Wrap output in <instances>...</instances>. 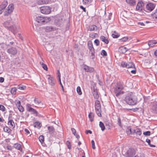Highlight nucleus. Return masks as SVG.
<instances>
[{
  "label": "nucleus",
  "mask_w": 157,
  "mask_h": 157,
  "mask_svg": "<svg viewBox=\"0 0 157 157\" xmlns=\"http://www.w3.org/2000/svg\"><path fill=\"white\" fill-rule=\"evenodd\" d=\"M125 101L129 105H134L137 103V99L133 93H131L127 94L125 98Z\"/></svg>",
  "instance_id": "obj_1"
},
{
  "label": "nucleus",
  "mask_w": 157,
  "mask_h": 157,
  "mask_svg": "<svg viewBox=\"0 0 157 157\" xmlns=\"http://www.w3.org/2000/svg\"><path fill=\"white\" fill-rule=\"evenodd\" d=\"M35 19L37 22L44 24L50 21L49 17L42 16H38L35 18Z\"/></svg>",
  "instance_id": "obj_2"
},
{
  "label": "nucleus",
  "mask_w": 157,
  "mask_h": 157,
  "mask_svg": "<svg viewBox=\"0 0 157 157\" xmlns=\"http://www.w3.org/2000/svg\"><path fill=\"white\" fill-rule=\"evenodd\" d=\"M96 112L99 117L101 116V109L100 102L98 100H96L95 103Z\"/></svg>",
  "instance_id": "obj_3"
},
{
  "label": "nucleus",
  "mask_w": 157,
  "mask_h": 157,
  "mask_svg": "<svg viewBox=\"0 0 157 157\" xmlns=\"http://www.w3.org/2000/svg\"><path fill=\"white\" fill-rule=\"evenodd\" d=\"M123 88V86L122 85H118L115 88L114 91L117 97H118L120 94H123V92L121 91Z\"/></svg>",
  "instance_id": "obj_4"
},
{
  "label": "nucleus",
  "mask_w": 157,
  "mask_h": 157,
  "mask_svg": "<svg viewBox=\"0 0 157 157\" xmlns=\"http://www.w3.org/2000/svg\"><path fill=\"white\" fill-rule=\"evenodd\" d=\"M40 9L41 12L44 14H48L51 11V8L47 6H42Z\"/></svg>",
  "instance_id": "obj_5"
},
{
  "label": "nucleus",
  "mask_w": 157,
  "mask_h": 157,
  "mask_svg": "<svg viewBox=\"0 0 157 157\" xmlns=\"http://www.w3.org/2000/svg\"><path fill=\"white\" fill-rule=\"evenodd\" d=\"M14 9V5L13 4H10L8 6L6 10L4 12V15L5 16L9 15L13 11Z\"/></svg>",
  "instance_id": "obj_6"
},
{
  "label": "nucleus",
  "mask_w": 157,
  "mask_h": 157,
  "mask_svg": "<svg viewBox=\"0 0 157 157\" xmlns=\"http://www.w3.org/2000/svg\"><path fill=\"white\" fill-rule=\"evenodd\" d=\"M46 78H47L48 83L50 85L52 86L55 85L56 81L52 76L50 75H47Z\"/></svg>",
  "instance_id": "obj_7"
},
{
  "label": "nucleus",
  "mask_w": 157,
  "mask_h": 157,
  "mask_svg": "<svg viewBox=\"0 0 157 157\" xmlns=\"http://www.w3.org/2000/svg\"><path fill=\"white\" fill-rule=\"evenodd\" d=\"M135 154V151L133 148H129L125 154V155L126 157H131L133 156Z\"/></svg>",
  "instance_id": "obj_8"
},
{
  "label": "nucleus",
  "mask_w": 157,
  "mask_h": 157,
  "mask_svg": "<svg viewBox=\"0 0 157 157\" xmlns=\"http://www.w3.org/2000/svg\"><path fill=\"white\" fill-rule=\"evenodd\" d=\"M7 52L11 55H15L17 53V49L14 47H11L7 50Z\"/></svg>",
  "instance_id": "obj_9"
},
{
  "label": "nucleus",
  "mask_w": 157,
  "mask_h": 157,
  "mask_svg": "<svg viewBox=\"0 0 157 157\" xmlns=\"http://www.w3.org/2000/svg\"><path fill=\"white\" fill-rule=\"evenodd\" d=\"M144 6V3L142 1L139 2L136 7V10L139 11H141Z\"/></svg>",
  "instance_id": "obj_10"
},
{
  "label": "nucleus",
  "mask_w": 157,
  "mask_h": 157,
  "mask_svg": "<svg viewBox=\"0 0 157 157\" xmlns=\"http://www.w3.org/2000/svg\"><path fill=\"white\" fill-rule=\"evenodd\" d=\"M13 25V22L12 21L11 18H9V19L5 21L4 23V25L6 28H7L8 29V28L10 26Z\"/></svg>",
  "instance_id": "obj_11"
},
{
  "label": "nucleus",
  "mask_w": 157,
  "mask_h": 157,
  "mask_svg": "<svg viewBox=\"0 0 157 157\" xmlns=\"http://www.w3.org/2000/svg\"><path fill=\"white\" fill-rule=\"evenodd\" d=\"M155 7V5L151 3L147 4L146 6V9L148 11H152L154 9Z\"/></svg>",
  "instance_id": "obj_12"
},
{
  "label": "nucleus",
  "mask_w": 157,
  "mask_h": 157,
  "mask_svg": "<svg viewBox=\"0 0 157 157\" xmlns=\"http://www.w3.org/2000/svg\"><path fill=\"white\" fill-rule=\"evenodd\" d=\"M12 26H10L8 28V29L12 32L14 34L16 33L17 32V28L14 25Z\"/></svg>",
  "instance_id": "obj_13"
},
{
  "label": "nucleus",
  "mask_w": 157,
  "mask_h": 157,
  "mask_svg": "<svg viewBox=\"0 0 157 157\" xmlns=\"http://www.w3.org/2000/svg\"><path fill=\"white\" fill-rule=\"evenodd\" d=\"M84 69L85 71L90 73L93 72L94 70V68L89 67L86 65H84Z\"/></svg>",
  "instance_id": "obj_14"
},
{
  "label": "nucleus",
  "mask_w": 157,
  "mask_h": 157,
  "mask_svg": "<svg viewBox=\"0 0 157 157\" xmlns=\"http://www.w3.org/2000/svg\"><path fill=\"white\" fill-rule=\"evenodd\" d=\"M92 92L94 98L96 99H98L99 97V96L97 90L95 89L94 88L92 90Z\"/></svg>",
  "instance_id": "obj_15"
},
{
  "label": "nucleus",
  "mask_w": 157,
  "mask_h": 157,
  "mask_svg": "<svg viewBox=\"0 0 157 157\" xmlns=\"http://www.w3.org/2000/svg\"><path fill=\"white\" fill-rule=\"evenodd\" d=\"M126 2L131 6H133L136 4L135 0H126Z\"/></svg>",
  "instance_id": "obj_16"
},
{
  "label": "nucleus",
  "mask_w": 157,
  "mask_h": 157,
  "mask_svg": "<svg viewBox=\"0 0 157 157\" xmlns=\"http://www.w3.org/2000/svg\"><path fill=\"white\" fill-rule=\"evenodd\" d=\"M8 5V2L7 1H3L2 4L0 6V9L3 11Z\"/></svg>",
  "instance_id": "obj_17"
},
{
  "label": "nucleus",
  "mask_w": 157,
  "mask_h": 157,
  "mask_svg": "<svg viewBox=\"0 0 157 157\" xmlns=\"http://www.w3.org/2000/svg\"><path fill=\"white\" fill-rule=\"evenodd\" d=\"M97 29V27L94 25H92L89 26L88 28V30L90 31H93Z\"/></svg>",
  "instance_id": "obj_18"
},
{
  "label": "nucleus",
  "mask_w": 157,
  "mask_h": 157,
  "mask_svg": "<svg viewBox=\"0 0 157 157\" xmlns=\"http://www.w3.org/2000/svg\"><path fill=\"white\" fill-rule=\"evenodd\" d=\"M132 132H133V134L136 133V134L139 136H140L142 133L141 129L139 128H137L136 129H133Z\"/></svg>",
  "instance_id": "obj_19"
},
{
  "label": "nucleus",
  "mask_w": 157,
  "mask_h": 157,
  "mask_svg": "<svg viewBox=\"0 0 157 157\" xmlns=\"http://www.w3.org/2000/svg\"><path fill=\"white\" fill-rule=\"evenodd\" d=\"M13 147L18 150H19L21 151L22 150V148H21V145L19 143H17L14 144Z\"/></svg>",
  "instance_id": "obj_20"
},
{
  "label": "nucleus",
  "mask_w": 157,
  "mask_h": 157,
  "mask_svg": "<svg viewBox=\"0 0 157 157\" xmlns=\"http://www.w3.org/2000/svg\"><path fill=\"white\" fill-rule=\"evenodd\" d=\"M101 40L104 42L106 44H108L109 43V41L108 40L106 39L105 37L103 36H101L100 37Z\"/></svg>",
  "instance_id": "obj_21"
},
{
  "label": "nucleus",
  "mask_w": 157,
  "mask_h": 157,
  "mask_svg": "<svg viewBox=\"0 0 157 157\" xmlns=\"http://www.w3.org/2000/svg\"><path fill=\"white\" fill-rule=\"evenodd\" d=\"M135 65L131 62L127 63L126 68H135Z\"/></svg>",
  "instance_id": "obj_22"
},
{
  "label": "nucleus",
  "mask_w": 157,
  "mask_h": 157,
  "mask_svg": "<svg viewBox=\"0 0 157 157\" xmlns=\"http://www.w3.org/2000/svg\"><path fill=\"white\" fill-rule=\"evenodd\" d=\"M8 124L10 128H14L15 126V124L13 120H10L8 122Z\"/></svg>",
  "instance_id": "obj_23"
},
{
  "label": "nucleus",
  "mask_w": 157,
  "mask_h": 157,
  "mask_svg": "<svg viewBox=\"0 0 157 157\" xmlns=\"http://www.w3.org/2000/svg\"><path fill=\"white\" fill-rule=\"evenodd\" d=\"M48 0H38L37 3L39 4H46L48 3Z\"/></svg>",
  "instance_id": "obj_24"
},
{
  "label": "nucleus",
  "mask_w": 157,
  "mask_h": 157,
  "mask_svg": "<svg viewBox=\"0 0 157 157\" xmlns=\"http://www.w3.org/2000/svg\"><path fill=\"white\" fill-rule=\"evenodd\" d=\"M90 120L91 122L93 121L94 120V114L92 113H90L88 115Z\"/></svg>",
  "instance_id": "obj_25"
},
{
  "label": "nucleus",
  "mask_w": 157,
  "mask_h": 157,
  "mask_svg": "<svg viewBox=\"0 0 157 157\" xmlns=\"http://www.w3.org/2000/svg\"><path fill=\"white\" fill-rule=\"evenodd\" d=\"M157 42L155 40H150L148 42V45L149 47H153L154 46L155 44H156Z\"/></svg>",
  "instance_id": "obj_26"
},
{
  "label": "nucleus",
  "mask_w": 157,
  "mask_h": 157,
  "mask_svg": "<svg viewBox=\"0 0 157 157\" xmlns=\"http://www.w3.org/2000/svg\"><path fill=\"white\" fill-rule=\"evenodd\" d=\"M17 90L16 87H14L12 88L10 90V93L13 95L16 94Z\"/></svg>",
  "instance_id": "obj_27"
},
{
  "label": "nucleus",
  "mask_w": 157,
  "mask_h": 157,
  "mask_svg": "<svg viewBox=\"0 0 157 157\" xmlns=\"http://www.w3.org/2000/svg\"><path fill=\"white\" fill-rule=\"evenodd\" d=\"M54 28L51 26H47L46 27L45 31L47 32H49L54 30Z\"/></svg>",
  "instance_id": "obj_28"
},
{
  "label": "nucleus",
  "mask_w": 157,
  "mask_h": 157,
  "mask_svg": "<svg viewBox=\"0 0 157 157\" xmlns=\"http://www.w3.org/2000/svg\"><path fill=\"white\" fill-rule=\"evenodd\" d=\"M133 130H132L131 128L130 127H128L127 128L126 130V132L128 134H133V132H132Z\"/></svg>",
  "instance_id": "obj_29"
},
{
  "label": "nucleus",
  "mask_w": 157,
  "mask_h": 157,
  "mask_svg": "<svg viewBox=\"0 0 157 157\" xmlns=\"http://www.w3.org/2000/svg\"><path fill=\"white\" fill-rule=\"evenodd\" d=\"M120 36V34L116 31H114V33H113L112 35V36L113 38H117L118 37Z\"/></svg>",
  "instance_id": "obj_30"
},
{
  "label": "nucleus",
  "mask_w": 157,
  "mask_h": 157,
  "mask_svg": "<svg viewBox=\"0 0 157 157\" xmlns=\"http://www.w3.org/2000/svg\"><path fill=\"white\" fill-rule=\"evenodd\" d=\"M152 16L154 19L157 20V10H156L154 13L152 14Z\"/></svg>",
  "instance_id": "obj_31"
},
{
  "label": "nucleus",
  "mask_w": 157,
  "mask_h": 157,
  "mask_svg": "<svg viewBox=\"0 0 157 157\" xmlns=\"http://www.w3.org/2000/svg\"><path fill=\"white\" fill-rule=\"evenodd\" d=\"M29 112H31L32 113L34 114H36V116H37L38 114V112L36 111V110L32 108L30 111Z\"/></svg>",
  "instance_id": "obj_32"
},
{
  "label": "nucleus",
  "mask_w": 157,
  "mask_h": 157,
  "mask_svg": "<svg viewBox=\"0 0 157 157\" xmlns=\"http://www.w3.org/2000/svg\"><path fill=\"white\" fill-rule=\"evenodd\" d=\"M99 125L100 127L101 128V130L102 131H104L105 128V126L104 124L101 121L99 122Z\"/></svg>",
  "instance_id": "obj_33"
},
{
  "label": "nucleus",
  "mask_w": 157,
  "mask_h": 157,
  "mask_svg": "<svg viewBox=\"0 0 157 157\" xmlns=\"http://www.w3.org/2000/svg\"><path fill=\"white\" fill-rule=\"evenodd\" d=\"M98 36V34L97 33H91L89 35V37L92 38H95Z\"/></svg>",
  "instance_id": "obj_34"
},
{
  "label": "nucleus",
  "mask_w": 157,
  "mask_h": 157,
  "mask_svg": "<svg viewBox=\"0 0 157 157\" xmlns=\"http://www.w3.org/2000/svg\"><path fill=\"white\" fill-rule=\"evenodd\" d=\"M4 131L7 133H10L11 130L9 127L7 126L4 127Z\"/></svg>",
  "instance_id": "obj_35"
},
{
  "label": "nucleus",
  "mask_w": 157,
  "mask_h": 157,
  "mask_svg": "<svg viewBox=\"0 0 157 157\" xmlns=\"http://www.w3.org/2000/svg\"><path fill=\"white\" fill-rule=\"evenodd\" d=\"M93 0H82V2L83 4L87 5L90 4Z\"/></svg>",
  "instance_id": "obj_36"
},
{
  "label": "nucleus",
  "mask_w": 157,
  "mask_h": 157,
  "mask_svg": "<svg viewBox=\"0 0 157 157\" xmlns=\"http://www.w3.org/2000/svg\"><path fill=\"white\" fill-rule=\"evenodd\" d=\"M128 50V49L125 47H121V50L123 53H125Z\"/></svg>",
  "instance_id": "obj_37"
},
{
  "label": "nucleus",
  "mask_w": 157,
  "mask_h": 157,
  "mask_svg": "<svg viewBox=\"0 0 157 157\" xmlns=\"http://www.w3.org/2000/svg\"><path fill=\"white\" fill-rule=\"evenodd\" d=\"M153 110L155 113H157V103L153 105Z\"/></svg>",
  "instance_id": "obj_38"
},
{
  "label": "nucleus",
  "mask_w": 157,
  "mask_h": 157,
  "mask_svg": "<svg viewBox=\"0 0 157 157\" xmlns=\"http://www.w3.org/2000/svg\"><path fill=\"white\" fill-rule=\"evenodd\" d=\"M18 88L21 90H24L26 89V86L22 85H20L18 86Z\"/></svg>",
  "instance_id": "obj_39"
},
{
  "label": "nucleus",
  "mask_w": 157,
  "mask_h": 157,
  "mask_svg": "<svg viewBox=\"0 0 157 157\" xmlns=\"http://www.w3.org/2000/svg\"><path fill=\"white\" fill-rule=\"evenodd\" d=\"M146 141L148 143V144L151 147H155V146L154 145H152L151 144L150 142H151V140L150 139H146Z\"/></svg>",
  "instance_id": "obj_40"
},
{
  "label": "nucleus",
  "mask_w": 157,
  "mask_h": 157,
  "mask_svg": "<svg viewBox=\"0 0 157 157\" xmlns=\"http://www.w3.org/2000/svg\"><path fill=\"white\" fill-rule=\"evenodd\" d=\"M48 129L49 131V132L50 133H52L54 131V128L52 126H48Z\"/></svg>",
  "instance_id": "obj_41"
},
{
  "label": "nucleus",
  "mask_w": 157,
  "mask_h": 157,
  "mask_svg": "<svg viewBox=\"0 0 157 157\" xmlns=\"http://www.w3.org/2000/svg\"><path fill=\"white\" fill-rule=\"evenodd\" d=\"M34 126L35 127H40L41 126V123L39 122H36L34 123Z\"/></svg>",
  "instance_id": "obj_42"
},
{
  "label": "nucleus",
  "mask_w": 157,
  "mask_h": 157,
  "mask_svg": "<svg viewBox=\"0 0 157 157\" xmlns=\"http://www.w3.org/2000/svg\"><path fill=\"white\" fill-rule=\"evenodd\" d=\"M39 139L41 143H43L44 140V137L43 136H40L39 137Z\"/></svg>",
  "instance_id": "obj_43"
},
{
  "label": "nucleus",
  "mask_w": 157,
  "mask_h": 157,
  "mask_svg": "<svg viewBox=\"0 0 157 157\" xmlns=\"http://www.w3.org/2000/svg\"><path fill=\"white\" fill-rule=\"evenodd\" d=\"M77 91L79 95H81L82 94V92L81 91V88L80 86H78L77 88Z\"/></svg>",
  "instance_id": "obj_44"
},
{
  "label": "nucleus",
  "mask_w": 157,
  "mask_h": 157,
  "mask_svg": "<svg viewBox=\"0 0 157 157\" xmlns=\"http://www.w3.org/2000/svg\"><path fill=\"white\" fill-rule=\"evenodd\" d=\"M88 45L89 49L93 48V44L91 41H89L88 42Z\"/></svg>",
  "instance_id": "obj_45"
},
{
  "label": "nucleus",
  "mask_w": 157,
  "mask_h": 157,
  "mask_svg": "<svg viewBox=\"0 0 157 157\" xmlns=\"http://www.w3.org/2000/svg\"><path fill=\"white\" fill-rule=\"evenodd\" d=\"M127 63L122 61L121 62V66L123 67H126Z\"/></svg>",
  "instance_id": "obj_46"
},
{
  "label": "nucleus",
  "mask_w": 157,
  "mask_h": 157,
  "mask_svg": "<svg viewBox=\"0 0 157 157\" xmlns=\"http://www.w3.org/2000/svg\"><path fill=\"white\" fill-rule=\"evenodd\" d=\"M34 101L35 103L37 105L39 104L41 102V101L40 100H39L38 98H35Z\"/></svg>",
  "instance_id": "obj_47"
},
{
  "label": "nucleus",
  "mask_w": 157,
  "mask_h": 157,
  "mask_svg": "<svg viewBox=\"0 0 157 157\" xmlns=\"http://www.w3.org/2000/svg\"><path fill=\"white\" fill-rule=\"evenodd\" d=\"M31 105L29 104H27L26 105V107H27V109L28 111L29 112L30 110L32 108V107H31Z\"/></svg>",
  "instance_id": "obj_48"
},
{
  "label": "nucleus",
  "mask_w": 157,
  "mask_h": 157,
  "mask_svg": "<svg viewBox=\"0 0 157 157\" xmlns=\"http://www.w3.org/2000/svg\"><path fill=\"white\" fill-rule=\"evenodd\" d=\"M90 50V53L91 54L92 56L94 55V49L93 48H90L89 49Z\"/></svg>",
  "instance_id": "obj_49"
},
{
  "label": "nucleus",
  "mask_w": 157,
  "mask_h": 157,
  "mask_svg": "<svg viewBox=\"0 0 157 157\" xmlns=\"http://www.w3.org/2000/svg\"><path fill=\"white\" fill-rule=\"evenodd\" d=\"M0 110L3 112H4L6 110L5 107L2 105H0Z\"/></svg>",
  "instance_id": "obj_50"
},
{
  "label": "nucleus",
  "mask_w": 157,
  "mask_h": 157,
  "mask_svg": "<svg viewBox=\"0 0 157 157\" xmlns=\"http://www.w3.org/2000/svg\"><path fill=\"white\" fill-rule=\"evenodd\" d=\"M128 39V37H124L120 39L121 41H126Z\"/></svg>",
  "instance_id": "obj_51"
},
{
  "label": "nucleus",
  "mask_w": 157,
  "mask_h": 157,
  "mask_svg": "<svg viewBox=\"0 0 157 157\" xmlns=\"http://www.w3.org/2000/svg\"><path fill=\"white\" fill-rule=\"evenodd\" d=\"M143 134L144 135L146 136H149L150 135L151 132L149 131H147L145 132H144L143 133Z\"/></svg>",
  "instance_id": "obj_52"
},
{
  "label": "nucleus",
  "mask_w": 157,
  "mask_h": 157,
  "mask_svg": "<svg viewBox=\"0 0 157 157\" xmlns=\"http://www.w3.org/2000/svg\"><path fill=\"white\" fill-rule=\"evenodd\" d=\"M19 111L21 112H22L24 111V109L23 107L22 106H21L18 108Z\"/></svg>",
  "instance_id": "obj_53"
},
{
  "label": "nucleus",
  "mask_w": 157,
  "mask_h": 157,
  "mask_svg": "<svg viewBox=\"0 0 157 157\" xmlns=\"http://www.w3.org/2000/svg\"><path fill=\"white\" fill-rule=\"evenodd\" d=\"M101 55L103 56H106L107 54L105 50H102L101 52Z\"/></svg>",
  "instance_id": "obj_54"
},
{
  "label": "nucleus",
  "mask_w": 157,
  "mask_h": 157,
  "mask_svg": "<svg viewBox=\"0 0 157 157\" xmlns=\"http://www.w3.org/2000/svg\"><path fill=\"white\" fill-rule=\"evenodd\" d=\"M57 77L58 78L59 81H60V73L59 70L57 71Z\"/></svg>",
  "instance_id": "obj_55"
},
{
  "label": "nucleus",
  "mask_w": 157,
  "mask_h": 157,
  "mask_svg": "<svg viewBox=\"0 0 157 157\" xmlns=\"http://www.w3.org/2000/svg\"><path fill=\"white\" fill-rule=\"evenodd\" d=\"M16 105L17 108H18L21 105V102L19 101H17V102L16 103Z\"/></svg>",
  "instance_id": "obj_56"
},
{
  "label": "nucleus",
  "mask_w": 157,
  "mask_h": 157,
  "mask_svg": "<svg viewBox=\"0 0 157 157\" xmlns=\"http://www.w3.org/2000/svg\"><path fill=\"white\" fill-rule=\"evenodd\" d=\"M94 43L96 46H98L99 44V41L98 39H96L94 41Z\"/></svg>",
  "instance_id": "obj_57"
},
{
  "label": "nucleus",
  "mask_w": 157,
  "mask_h": 157,
  "mask_svg": "<svg viewBox=\"0 0 157 157\" xmlns=\"http://www.w3.org/2000/svg\"><path fill=\"white\" fill-rule=\"evenodd\" d=\"M117 123L120 126H121V120L120 117H118L117 119Z\"/></svg>",
  "instance_id": "obj_58"
},
{
  "label": "nucleus",
  "mask_w": 157,
  "mask_h": 157,
  "mask_svg": "<svg viewBox=\"0 0 157 157\" xmlns=\"http://www.w3.org/2000/svg\"><path fill=\"white\" fill-rule=\"evenodd\" d=\"M92 145V148L94 149H95V143L94 141L93 140H92L91 142Z\"/></svg>",
  "instance_id": "obj_59"
},
{
  "label": "nucleus",
  "mask_w": 157,
  "mask_h": 157,
  "mask_svg": "<svg viewBox=\"0 0 157 157\" xmlns=\"http://www.w3.org/2000/svg\"><path fill=\"white\" fill-rule=\"evenodd\" d=\"M123 109L124 110V111H129L130 110H133V111H135V109H130L125 108V109Z\"/></svg>",
  "instance_id": "obj_60"
},
{
  "label": "nucleus",
  "mask_w": 157,
  "mask_h": 157,
  "mask_svg": "<svg viewBox=\"0 0 157 157\" xmlns=\"http://www.w3.org/2000/svg\"><path fill=\"white\" fill-rule=\"evenodd\" d=\"M67 146L68 147V148L69 149H70L71 148V144H70V142L69 141H67Z\"/></svg>",
  "instance_id": "obj_61"
},
{
  "label": "nucleus",
  "mask_w": 157,
  "mask_h": 157,
  "mask_svg": "<svg viewBox=\"0 0 157 157\" xmlns=\"http://www.w3.org/2000/svg\"><path fill=\"white\" fill-rule=\"evenodd\" d=\"M42 67L44 70L46 71H47L48 68L47 65L46 64H43V65L42 66Z\"/></svg>",
  "instance_id": "obj_62"
},
{
  "label": "nucleus",
  "mask_w": 157,
  "mask_h": 157,
  "mask_svg": "<svg viewBox=\"0 0 157 157\" xmlns=\"http://www.w3.org/2000/svg\"><path fill=\"white\" fill-rule=\"evenodd\" d=\"M71 130L72 132L74 134V135H75L76 131L74 128H71Z\"/></svg>",
  "instance_id": "obj_63"
},
{
  "label": "nucleus",
  "mask_w": 157,
  "mask_h": 157,
  "mask_svg": "<svg viewBox=\"0 0 157 157\" xmlns=\"http://www.w3.org/2000/svg\"><path fill=\"white\" fill-rule=\"evenodd\" d=\"M6 148L8 150L10 151H11L12 149V147L10 145H8L6 147Z\"/></svg>",
  "instance_id": "obj_64"
}]
</instances>
